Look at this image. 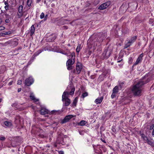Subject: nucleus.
<instances>
[{
	"label": "nucleus",
	"instance_id": "nucleus-1",
	"mask_svg": "<svg viewBox=\"0 0 154 154\" xmlns=\"http://www.w3.org/2000/svg\"><path fill=\"white\" fill-rule=\"evenodd\" d=\"M148 81H146V77L145 76L141 80L139 81L138 83L133 87L132 89V93L134 96H139L141 92V86L147 83Z\"/></svg>",
	"mask_w": 154,
	"mask_h": 154
},
{
	"label": "nucleus",
	"instance_id": "nucleus-2",
	"mask_svg": "<svg viewBox=\"0 0 154 154\" xmlns=\"http://www.w3.org/2000/svg\"><path fill=\"white\" fill-rule=\"evenodd\" d=\"M75 88H71V91L69 92L67 89L64 91L62 96V100L64 102L65 105L66 106H68L71 103L70 100L68 98L69 95H73L74 94Z\"/></svg>",
	"mask_w": 154,
	"mask_h": 154
},
{
	"label": "nucleus",
	"instance_id": "nucleus-3",
	"mask_svg": "<svg viewBox=\"0 0 154 154\" xmlns=\"http://www.w3.org/2000/svg\"><path fill=\"white\" fill-rule=\"evenodd\" d=\"M70 54L71 57H69L66 63L67 69L68 70H70L72 69V65L74 63L75 57V55L74 52H72L71 54L70 53Z\"/></svg>",
	"mask_w": 154,
	"mask_h": 154
},
{
	"label": "nucleus",
	"instance_id": "nucleus-4",
	"mask_svg": "<svg viewBox=\"0 0 154 154\" xmlns=\"http://www.w3.org/2000/svg\"><path fill=\"white\" fill-rule=\"evenodd\" d=\"M112 49L109 47H107L104 49V51L102 54L103 57L105 59H107L112 53Z\"/></svg>",
	"mask_w": 154,
	"mask_h": 154
},
{
	"label": "nucleus",
	"instance_id": "nucleus-5",
	"mask_svg": "<svg viewBox=\"0 0 154 154\" xmlns=\"http://www.w3.org/2000/svg\"><path fill=\"white\" fill-rule=\"evenodd\" d=\"M110 2L107 1L100 5L98 7V9L100 10H103L107 8L110 5Z\"/></svg>",
	"mask_w": 154,
	"mask_h": 154
},
{
	"label": "nucleus",
	"instance_id": "nucleus-6",
	"mask_svg": "<svg viewBox=\"0 0 154 154\" xmlns=\"http://www.w3.org/2000/svg\"><path fill=\"white\" fill-rule=\"evenodd\" d=\"M34 82L33 79L32 77L27 78L25 80V85L29 86L32 85Z\"/></svg>",
	"mask_w": 154,
	"mask_h": 154
},
{
	"label": "nucleus",
	"instance_id": "nucleus-7",
	"mask_svg": "<svg viewBox=\"0 0 154 154\" xmlns=\"http://www.w3.org/2000/svg\"><path fill=\"white\" fill-rule=\"evenodd\" d=\"M74 117L72 115H69L66 116L65 118L62 120L61 122L62 124H64L69 121V120Z\"/></svg>",
	"mask_w": 154,
	"mask_h": 154
},
{
	"label": "nucleus",
	"instance_id": "nucleus-8",
	"mask_svg": "<svg viewBox=\"0 0 154 154\" xmlns=\"http://www.w3.org/2000/svg\"><path fill=\"white\" fill-rule=\"evenodd\" d=\"M82 68V64L79 62H78L76 65V73L79 74Z\"/></svg>",
	"mask_w": 154,
	"mask_h": 154
},
{
	"label": "nucleus",
	"instance_id": "nucleus-9",
	"mask_svg": "<svg viewBox=\"0 0 154 154\" xmlns=\"http://www.w3.org/2000/svg\"><path fill=\"white\" fill-rule=\"evenodd\" d=\"M143 53L141 54L137 59L136 61L134 63L133 66H135L139 64V63H141L142 61V58L143 57Z\"/></svg>",
	"mask_w": 154,
	"mask_h": 154
},
{
	"label": "nucleus",
	"instance_id": "nucleus-10",
	"mask_svg": "<svg viewBox=\"0 0 154 154\" xmlns=\"http://www.w3.org/2000/svg\"><path fill=\"white\" fill-rule=\"evenodd\" d=\"M97 148H99V150H97L99 151V153L100 154H101L102 153V149L104 152H105V148L104 146H101L100 145H98L97 146Z\"/></svg>",
	"mask_w": 154,
	"mask_h": 154
},
{
	"label": "nucleus",
	"instance_id": "nucleus-11",
	"mask_svg": "<svg viewBox=\"0 0 154 154\" xmlns=\"http://www.w3.org/2000/svg\"><path fill=\"white\" fill-rule=\"evenodd\" d=\"M16 41H9L4 43H0V44L2 45L3 46H6L9 44H11L14 43H16Z\"/></svg>",
	"mask_w": 154,
	"mask_h": 154
},
{
	"label": "nucleus",
	"instance_id": "nucleus-12",
	"mask_svg": "<svg viewBox=\"0 0 154 154\" xmlns=\"http://www.w3.org/2000/svg\"><path fill=\"white\" fill-rule=\"evenodd\" d=\"M40 112V113L43 115L47 114L48 112V110L44 108H42Z\"/></svg>",
	"mask_w": 154,
	"mask_h": 154
},
{
	"label": "nucleus",
	"instance_id": "nucleus-13",
	"mask_svg": "<svg viewBox=\"0 0 154 154\" xmlns=\"http://www.w3.org/2000/svg\"><path fill=\"white\" fill-rule=\"evenodd\" d=\"M146 143L152 147H154V141L152 139H149Z\"/></svg>",
	"mask_w": 154,
	"mask_h": 154
},
{
	"label": "nucleus",
	"instance_id": "nucleus-14",
	"mask_svg": "<svg viewBox=\"0 0 154 154\" xmlns=\"http://www.w3.org/2000/svg\"><path fill=\"white\" fill-rule=\"evenodd\" d=\"M103 99V97H99L96 99L95 101V102L97 104H100V103L102 101V100Z\"/></svg>",
	"mask_w": 154,
	"mask_h": 154
},
{
	"label": "nucleus",
	"instance_id": "nucleus-15",
	"mask_svg": "<svg viewBox=\"0 0 154 154\" xmlns=\"http://www.w3.org/2000/svg\"><path fill=\"white\" fill-rule=\"evenodd\" d=\"M141 137L143 140V141L145 143H146L148 140L149 139H148V137L146 136L144 134H141Z\"/></svg>",
	"mask_w": 154,
	"mask_h": 154
},
{
	"label": "nucleus",
	"instance_id": "nucleus-16",
	"mask_svg": "<svg viewBox=\"0 0 154 154\" xmlns=\"http://www.w3.org/2000/svg\"><path fill=\"white\" fill-rule=\"evenodd\" d=\"M30 99L34 102H36L38 101V100L35 98L34 94L32 93H31L30 96Z\"/></svg>",
	"mask_w": 154,
	"mask_h": 154
},
{
	"label": "nucleus",
	"instance_id": "nucleus-17",
	"mask_svg": "<svg viewBox=\"0 0 154 154\" xmlns=\"http://www.w3.org/2000/svg\"><path fill=\"white\" fill-rule=\"evenodd\" d=\"M43 51L44 50L43 49L39 50L35 53L34 54V56L35 57H36L40 53H42Z\"/></svg>",
	"mask_w": 154,
	"mask_h": 154
},
{
	"label": "nucleus",
	"instance_id": "nucleus-18",
	"mask_svg": "<svg viewBox=\"0 0 154 154\" xmlns=\"http://www.w3.org/2000/svg\"><path fill=\"white\" fill-rule=\"evenodd\" d=\"M5 125L8 127H10L12 126V123L11 122L8 121H5L4 122Z\"/></svg>",
	"mask_w": 154,
	"mask_h": 154
},
{
	"label": "nucleus",
	"instance_id": "nucleus-19",
	"mask_svg": "<svg viewBox=\"0 0 154 154\" xmlns=\"http://www.w3.org/2000/svg\"><path fill=\"white\" fill-rule=\"evenodd\" d=\"M137 39V36H134L131 37L130 39L128 41L131 44L134 42Z\"/></svg>",
	"mask_w": 154,
	"mask_h": 154
},
{
	"label": "nucleus",
	"instance_id": "nucleus-20",
	"mask_svg": "<svg viewBox=\"0 0 154 154\" xmlns=\"http://www.w3.org/2000/svg\"><path fill=\"white\" fill-rule=\"evenodd\" d=\"M35 31V28L34 25H32L30 29V35L32 36L34 33Z\"/></svg>",
	"mask_w": 154,
	"mask_h": 154
},
{
	"label": "nucleus",
	"instance_id": "nucleus-21",
	"mask_svg": "<svg viewBox=\"0 0 154 154\" xmlns=\"http://www.w3.org/2000/svg\"><path fill=\"white\" fill-rule=\"evenodd\" d=\"M119 90V87L118 86H116L113 89L112 92H113V93H114L117 94Z\"/></svg>",
	"mask_w": 154,
	"mask_h": 154
},
{
	"label": "nucleus",
	"instance_id": "nucleus-22",
	"mask_svg": "<svg viewBox=\"0 0 154 154\" xmlns=\"http://www.w3.org/2000/svg\"><path fill=\"white\" fill-rule=\"evenodd\" d=\"M78 98L76 97L74 99L72 103L73 106H75L78 102Z\"/></svg>",
	"mask_w": 154,
	"mask_h": 154
},
{
	"label": "nucleus",
	"instance_id": "nucleus-23",
	"mask_svg": "<svg viewBox=\"0 0 154 154\" xmlns=\"http://www.w3.org/2000/svg\"><path fill=\"white\" fill-rule=\"evenodd\" d=\"M87 123V122L84 120H82L78 123V125L81 126H83L85 125Z\"/></svg>",
	"mask_w": 154,
	"mask_h": 154
},
{
	"label": "nucleus",
	"instance_id": "nucleus-24",
	"mask_svg": "<svg viewBox=\"0 0 154 154\" xmlns=\"http://www.w3.org/2000/svg\"><path fill=\"white\" fill-rule=\"evenodd\" d=\"M62 138H58L56 142L58 144H62L63 145L64 144V143L62 141H61V140H62Z\"/></svg>",
	"mask_w": 154,
	"mask_h": 154
},
{
	"label": "nucleus",
	"instance_id": "nucleus-25",
	"mask_svg": "<svg viewBox=\"0 0 154 154\" xmlns=\"http://www.w3.org/2000/svg\"><path fill=\"white\" fill-rule=\"evenodd\" d=\"M17 15L18 17V18H20L23 15V12L18 11L17 14Z\"/></svg>",
	"mask_w": 154,
	"mask_h": 154
},
{
	"label": "nucleus",
	"instance_id": "nucleus-26",
	"mask_svg": "<svg viewBox=\"0 0 154 154\" xmlns=\"http://www.w3.org/2000/svg\"><path fill=\"white\" fill-rule=\"evenodd\" d=\"M105 75L104 74H102L99 76L98 79L100 81H102L103 80L104 78H105Z\"/></svg>",
	"mask_w": 154,
	"mask_h": 154
},
{
	"label": "nucleus",
	"instance_id": "nucleus-27",
	"mask_svg": "<svg viewBox=\"0 0 154 154\" xmlns=\"http://www.w3.org/2000/svg\"><path fill=\"white\" fill-rule=\"evenodd\" d=\"M5 8L6 10H8L9 9V5L8 3L7 2H5Z\"/></svg>",
	"mask_w": 154,
	"mask_h": 154
},
{
	"label": "nucleus",
	"instance_id": "nucleus-28",
	"mask_svg": "<svg viewBox=\"0 0 154 154\" xmlns=\"http://www.w3.org/2000/svg\"><path fill=\"white\" fill-rule=\"evenodd\" d=\"M131 44L130 43V42L128 41L127 43L125 44V46H124V48H126L129 47Z\"/></svg>",
	"mask_w": 154,
	"mask_h": 154
},
{
	"label": "nucleus",
	"instance_id": "nucleus-29",
	"mask_svg": "<svg viewBox=\"0 0 154 154\" xmlns=\"http://www.w3.org/2000/svg\"><path fill=\"white\" fill-rule=\"evenodd\" d=\"M32 0H27L26 2L27 4L29 7H30L32 3Z\"/></svg>",
	"mask_w": 154,
	"mask_h": 154
},
{
	"label": "nucleus",
	"instance_id": "nucleus-30",
	"mask_svg": "<svg viewBox=\"0 0 154 154\" xmlns=\"http://www.w3.org/2000/svg\"><path fill=\"white\" fill-rule=\"evenodd\" d=\"M23 6L21 5L19 6L18 8V11H19L23 12Z\"/></svg>",
	"mask_w": 154,
	"mask_h": 154
},
{
	"label": "nucleus",
	"instance_id": "nucleus-31",
	"mask_svg": "<svg viewBox=\"0 0 154 154\" xmlns=\"http://www.w3.org/2000/svg\"><path fill=\"white\" fill-rule=\"evenodd\" d=\"M5 69V66H1L0 68V70H2V72H4Z\"/></svg>",
	"mask_w": 154,
	"mask_h": 154
},
{
	"label": "nucleus",
	"instance_id": "nucleus-32",
	"mask_svg": "<svg viewBox=\"0 0 154 154\" xmlns=\"http://www.w3.org/2000/svg\"><path fill=\"white\" fill-rule=\"evenodd\" d=\"M133 61V59L131 57H130L128 59V62L129 63L131 64Z\"/></svg>",
	"mask_w": 154,
	"mask_h": 154
},
{
	"label": "nucleus",
	"instance_id": "nucleus-33",
	"mask_svg": "<svg viewBox=\"0 0 154 154\" xmlns=\"http://www.w3.org/2000/svg\"><path fill=\"white\" fill-rule=\"evenodd\" d=\"M88 95V93L87 92L83 93L82 94V96L83 98L86 97Z\"/></svg>",
	"mask_w": 154,
	"mask_h": 154
},
{
	"label": "nucleus",
	"instance_id": "nucleus-34",
	"mask_svg": "<svg viewBox=\"0 0 154 154\" xmlns=\"http://www.w3.org/2000/svg\"><path fill=\"white\" fill-rule=\"evenodd\" d=\"M80 45H79L78 46H77L76 48V51L77 52H79L80 51Z\"/></svg>",
	"mask_w": 154,
	"mask_h": 154
},
{
	"label": "nucleus",
	"instance_id": "nucleus-35",
	"mask_svg": "<svg viewBox=\"0 0 154 154\" xmlns=\"http://www.w3.org/2000/svg\"><path fill=\"white\" fill-rule=\"evenodd\" d=\"M10 33L9 32H6L4 33H2V34L1 35L2 36L4 37L5 36V35H8Z\"/></svg>",
	"mask_w": 154,
	"mask_h": 154
},
{
	"label": "nucleus",
	"instance_id": "nucleus-36",
	"mask_svg": "<svg viewBox=\"0 0 154 154\" xmlns=\"http://www.w3.org/2000/svg\"><path fill=\"white\" fill-rule=\"evenodd\" d=\"M116 93H113V92H112V94L111 96V97L112 98H113L116 96Z\"/></svg>",
	"mask_w": 154,
	"mask_h": 154
},
{
	"label": "nucleus",
	"instance_id": "nucleus-37",
	"mask_svg": "<svg viewBox=\"0 0 154 154\" xmlns=\"http://www.w3.org/2000/svg\"><path fill=\"white\" fill-rule=\"evenodd\" d=\"M56 35H54V36H53V37L52 38H51V42H53L54 41V40L56 38Z\"/></svg>",
	"mask_w": 154,
	"mask_h": 154
},
{
	"label": "nucleus",
	"instance_id": "nucleus-38",
	"mask_svg": "<svg viewBox=\"0 0 154 154\" xmlns=\"http://www.w3.org/2000/svg\"><path fill=\"white\" fill-rule=\"evenodd\" d=\"M45 17V14L44 13L42 12L40 15V18L41 19H43Z\"/></svg>",
	"mask_w": 154,
	"mask_h": 154
},
{
	"label": "nucleus",
	"instance_id": "nucleus-39",
	"mask_svg": "<svg viewBox=\"0 0 154 154\" xmlns=\"http://www.w3.org/2000/svg\"><path fill=\"white\" fill-rule=\"evenodd\" d=\"M60 53H62V54H64L65 55H66L68 56H70V55H69L67 53H64V52H63L62 51L60 52Z\"/></svg>",
	"mask_w": 154,
	"mask_h": 154
},
{
	"label": "nucleus",
	"instance_id": "nucleus-40",
	"mask_svg": "<svg viewBox=\"0 0 154 154\" xmlns=\"http://www.w3.org/2000/svg\"><path fill=\"white\" fill-rule=\"evenodd\" d=\"M5 27L3 26H0V30H2L5 29Z\"/></svg>",
	"mask_w": 154,
	"mask_h": 154
},
{
	"label": "nucleus",
	"instance_id": "nucleus-41",
	"mask_svg": "<svg viewBox=\"0 0 154 154\" xmlns=\"http://www.w3.org/2000/svg\"><path fill=\"white\" fill-rule=\"evenodd\" d=\"M22 83V81L20 80H18L17 82V84L18 85H21Z\"/></svg>",
	"mask_w": 154,
	"mask_h": 154
},
{
	"label": "nucleus",
	"instance_id": "nucleus-42",
	"mask_svg": "<svg viewBox=\"0 0 154 154\" xmlns=\"http://www.w3.org/2000/svg\"><path fill=\"white\" fill-rule=\"evenodd\" d=\"M5 137H0V139L1 140L4 141L5 140Z\"/></svg>",
	"mask_w": 154,
	"mask_h": 154
},
{
	"label": "nucleus",
	"instance_id": "nucleus-43",
	"mask_svg": "<svg viewBox=\"0 0 154 154\" xmlns=\"http://www.w3.org/2000/svg\"><path fill=\"white\" fill-rule=\"evenodd\" d=\"M95 77V75H92L91 76H90V78H91V79H94Z\"/></svg>",
	"mask_w": 154,
	"mask_h": 154
},
{
	"label": "nucleus",
	"instance_id": "nucleus-44",
	"mask_svg": "<svg viewBox=\"0 0 154 154\" xmlns=\"http://www.w3.org/2000/svg\"><path fill=\"white\" fill-rule=\"evenodd\" d=\"M10 20L9 19H7L5 20V21L6 23H8L10 22Z\"/></svg>",
	"mask_w": 154,
	"mask_h": 154
},
{
	"label": "nucleus",
	"instance_id": "nucleus-45",
	"mask_svg": "<svg viewBox=\"0 0 154 154\" xmlns=\"http://www.w3.org/2000/svg\"><path fill=\"white\" fill-rule=\"evenodd\" d=\"M154 127V125H152L150 127V129L151 130V129H152Z\"/></svg>",
	"mask_w": 154,
	"mask_h": 154
},
{
	"label": "nucleus",
	"instance_id": "nucleus-46",
	"mask_svg": "<svg viewBox=\"0 0 154 154\" xmlns=\"http://www.w3.org/2000/svg\"><path fill=\"white\" fill-rule=\"evenodd\" d=\"M13 83V81H11L9 82L8 85H12Z\"/></svg>",
	"mask_w": 154,
	"mask_h": 154
},
{
	"label": "nucleus",
	"instance_id": "nucleus-47",
	"mask_svg": "<svg viewBox=\"0 0 154 154\" xmlns=\"http://www.w3.org/2000/svg\"><path fill=\"white\" fill-rule=\"evenodd\" d=\"M59 154H64V152L62 151H60Z\"/></svg>",
	"mask_w": 154,
	"mask_h": 154
},
{
	"label": "nucleus",
	"instance_id": "nucleus-48",
	"mask_svg": "<svg viewBox=\"0 0 154 154\" xmlns=\"http://www.w3.org/2000/svg\"><path fill=\"white\" fill-rule=\"evenodd\" d=\"M72 73H75V72H76V71L75 69H74L73 70L72 72Z\"/></svg>",
	"mask_w": 154,
	"mask_h": 154
},
{
	"label": "nucleus",
	"instance_id": "nucleus-49",
	"mask_svg": "<svg viewBox=\"0 0 154 154\" xmlns=\"http://www.w3.org/2000/svg\"><path fill=\"white\" fill-rule=\"evenodd\" d=\"M21 88H19V89H18V92H19L20 91H21Z\"/></svg>",
	"mask_w": 154,
	"mask_h": 154
},
{
	"label": "nucleus",
	"instance_id": "nucleus-50",
	"mask_svg": "<svg viewBox=\"0 0 154 154\" xmlns=\"http://www.w3.org/2000/svg\"><path fill=\"white\" fill-rule=\"evenodd\" d=\"M152 135L153 136H154V129H153V131H152Z\"/></svg>",
	"mask_w": 154,
	"mask_h": 154
},
{
	"label": "nucleus",
	"instance_id": "nucleus-51",
	"mask_svg": "<svg viewBox=\"0 0 154 154\" xmlns=\"http://www.w3.org/2000/svg\"><path fill=\"white\" fill-rule=\"evenodd\" d=\"M41 0H37V3L41 1Z\"/></svg>",
	"mask_w": 154,
	"mask_h": 154
},
{
	"label": "nucleus",
	"instance_id": "nucleus-52",
	"mask_svg": "<svg viewBox=\"0 0 154 154\" xmlns=\"http://www.w3.org/2000/svg\"><path fill=\"white\" fill-rule=\"evenodd\" d=\"M2 22V20L1 19H0V24H1Z\"/></svg>",
	"mask_w": 154,
	"mask_h": 154
},
{
	"label": "nucleus",
	"instance_id": "nucleus-53",
	"mask_svg": "<svg viewBox=\"0 0 154 154\" xmlns=\"http://www.w3.org/2000/svg\"><path fill=\"white\" fill-rule=\"evenodd\" d=\"M102 141L104 142V143H106V142L105 141V140H102Z\"/></svg>",
	"mask_w": 154,
	"mask_h": 154
},
{
	"label": "nucleus",
	"instance_id": "nucleus-54",
	"mask_svg": "<svg viewBox=\"0 0 154 154\" xmlns=\"http://www.w3.org/2000/svg\"><path fill=\"white\" fill-rule=\"evenodd\" d=\"M122 59L121 60H119V61H118V62H120L121 61H122Z\"/></svg>",
	"mask_w": 154,
	"mask_h": 154
},
{
	"label": "nucleus",
	"instance_id": "nucleus-55",
	"mask_svg": "<svg viewBox=\"0 0 154 154\" xmlns=\"http://www.w3.org/2000/svg\"><path fill=\"white\" fill-rule=\"evenodd\" d=\"M69 88H70V89H71V88H74V87H73V88H70V87H69ZM71 91V90L70 91Z\"/></svg>",
	"mask_w": 154,
	"mask_h": 154
},
{
	"label": "nucleus",
	"instance_id": "nucleus-56",
	"mask_svg": "<svg viewBox=\"0 0 154 154\" xmlns=\"http://www.w3.org/2000/svg\"><path fill=\"white\" fill-rule=\"evenodd\" d=\"M1 101H2V99H0V103L1 102Z\"/></svg>",
	"mask_w": 154,
	"mask_h": 154
},
{
	"label": "nucleus",
	"instance_id": "nucleus-57",
	"mask_svg": "<svg viewBox=\"0 0 154 154\" xmlns=\"http://www.w3.org/2000/svg\"><path fill=\"white\" fill-rule=\"evenodd\" d=\"M124 82H122V84H124Z\"/></svg>",
	"mask_w": 154,
	"mask_h": 154
},
{
	"label": "nucleus",
	"instance_id": "nucleus-58",
	"mask_svg": "<svg viewBox=\"0 0 154 154\" xmlns=\"http://www.w3.org/2000/svg\"><path fill=\"white\" fill-rule=\"evenodd\" d=\"M72 22H71V23H70V24H72Z\"/></svg>",
	"mask_w": 154,
	"mask_h": 154
},
{
	"label": "nucleus",
	"instance_id": "nucleus-59",
	"mask_svg": "<svg viewBox=\"0 0 154 154\" xmlns=\"http://www.w3.org/2000/svg\"><path fill=\"white\" fill-rule=\"evenodd\" d=\"M53 111H52V112H52V114H53Z\"/></svg>",
	"mask_w": 154,
	"mask_h": 154
},
{
	"label": "nucleus",
	"instance_id": "nucleus-60",
	"mask_svg": "<svg viewBox=\"0 0 154 154\" xmlns=\"http://www.w3.org/2000/svg\"><path fill=\"white\" fill-rule=\"evenodd\" d=\"M31 61V60L29 62H29H30Z\"/></svg>",
	"mask_w": 154,
	"mask_h": 154
},
{
	"label": "nucleus",
	"instance_id": "nucleus-61",
	"mask_svg": "<svg viewBox=\"0 0 154 154\" xmlns=\"http://www.w3.org/2000/svg\"><path fill=\"white\" fill-rule=\"evenodd\" d=\"M46 16H47V15H46L45 17H46Z\"/></svg>",
	"mask_w": 154,
	"mask_h": 154
},
{
	"label": "nucleus",
	"instance_id": "nucleus-62",
	"mask_svg": "<svg viewBox=\"0 0 154 154\" xmlns=\"http://www.w3.org/2000/svg\"><path fill=\"white\" fill-rule=\"evenodd\" d=\"M23 4H24V2H23Z\"/></svg>",
	"mask_w": 154,
	"mask_h": 154
}]
</instances>
